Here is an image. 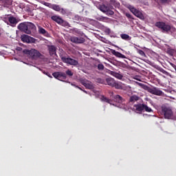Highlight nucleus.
<instances>
[{"label": "nucleus", "mask_w": 176, "mask_h": 176, "mask_svg": "<svg viewBox=\"0 0 176 176\" xmlns=\"http://www.w3.org/2000/svg\"><path fill=\"white\" fill-rule=\"evenodd\" d=\"M17 28L21 32H25V34L30 35L32 31L36 28V26L31 22H23L19 24Z\"/></svg>", "instance_id": "obj_1"}, {"label": "nucleus", "mask_w": 176, "mask_h": 176, "mask_svg": "<svg viewBox=\"0 0 176 176\" xmlns=\"http://www.w3.org/2000/svg\"><path fill=\"white\" fill-rule=\"evenodd\" d=\"M155 27H157V28H160V30H162V32H168L171 31V26L164 22H156L155 23Z\"/></svg>", "instance_id": "obj_2"}, {"label": "nucleus", "mask_w": 176, "mask_h": 176, "mask_svg": "<svg viewBox=\"0 0 176 176\" xmlns=\"http://www.w3.org/2000/svg\"><path fill=\"white\" fill-rule=\"evenodd\" d=\"M23 52L26 53V54H29L32 60H36L42 56V54L39 52V51L35 49H31L30 50H24Z\"/></svg>", "instance_id": "obj_3"}, {"label": "nucleus", "mask_w": 176, "mask_h": 176, "mask_svg": "<svg viewBox=\"0 0 176 176\" xmlns=\"http://www.w3.org/2000/svg\"><path fill=\"white\" fill-rule=\"evenodd\" d=\"M106 85L111 86V87H115V89H122V84L116 82L115 79L112 78H106Z\"/></svg>", "instance_id": "obj_4"}, {"label": "nucleus", "mask_w": 176, "mask_h": 176, "mask_svg": "<svg viewBox=\"0 0 176 176\" xmlns=\"http://www.w3.org/2000/svg\"><path fill=\"white\" fill-rule=\"evenodd\" d=\"M52 76L55 79H58V80H64L67 79V74L65 72H56L52 74Z\"/></svg>", "instance_id": "obj_5"}, {"label": "nucleus", "mask_w": 176, "mask_h": 176, "mask_svg": "<svg viewBox=\"0 0 176 176\" xmlns=\"http://www.w3.org/2000/svg\"><path fill=\"white\" fill-rule=\"evenodd\" d=\"M81 85L89 90H93L94 89V84L88 80L84 79L80 80Z\"/></svg>", "instance_id": "obj_6"}, {"label": "nucleus", "mask_w": 176, "mask_h": 176, "mask_svg": "<svg viewBox=\"0 0 176 176\" xmlns=\"http://www.w3.org/2000/svg\"><path fill=\"white\" fill-rule=\"evenodd\" d=\"M162 113L165 119H170L173 116V110L168 107H162Z\"/></svg>", "instance_id": "obj_7"}, {"label": "nucleus", "mask_w": 176, "mask_h": 176, "mask_svg": "<svg viewBox=\"0 0 176 176\" xmlns=\"http://www.w3.org/2000/svg\"><path fill=\"white\" fill-rule=\"evenodd\" d=\"M128 8L131 12V13L134 14V16H136V17H138L139 19H141V17L144 16V14L141 11H140L139 10H137V8L133 7V6H129Z\"/></svg>", "instance_id": "obj_8"}, {"label": "nucleus", "mask_w": 176, "mask_h": 176, "mask_svg": "<svg viewBox=\"0 0 176 176\" xmlns=\"http://www.w3.org/2000/svg\"><path fill=\"white\" fill-rule=\"evenodd\" d=\"M69 41L72 42V43H76V45H79L81 43H85V39L83 37H76V36H71Z\"/></svg>", "instance_id": "obj_9"}, {"label": "nucleus", "mask_w": 176, "mask_h": 176, "mask_svg": "<svg viewBox=\"0 0 176 176\" xmlns=\"http://www.w3.org/2000/svg\"><path fill=\"white\" fill-rule=\"evenodd\" d=\"M63 63H65V64H69V65H74V67L79 65V62H78V60L69 57L65 58Z\"/></svg>", "instance_id": "obj_10"}, {"label": "nucleus", "mask_w": 176, "mask_h": 176, "mask_svg": "<svg viewBox=\"0 0 176 176\" xmlns=\"http://www.w3.org/2000/svg\"><path fill=\"white\" fill-rule=\"evenodd\" d=\"M133 111L136 113H142L144 112V103H139L133 105Z\"/></svg>", "instance_id": "obj_11"}, {"label": "nucleus", "mask_w": 176, "mask_h": 176, "mask_svg": "<svg viewBox=\"0 0 176 176\" xmlns=\"http://www.w3.org/2000/svg\"><path fill=\"white\" fill-rule=\"evenodd\" d=\"M8 23H10V25H11V27H16L17 23H19V21L17 19H16V17L10 15Z\"/></svg>", "instance_id": "obj_12"}, {"label": "nucleus", "mask_w": 176, "mask_h": 176, "mask_svg": "<svg viewBox=\"0 0 176 176\" xmlns=\"http://www.w3.org/2000/svg\"><path fill=\"white\" fill-rule=\"evenodd\" d=\"M48 52L50 56H57V48L54 45H48Z\"/></svg>", "instance_id": "obj_13"}, {"label": "nucleus", "mask_w": 176, "mask_h": 176, "mask_svg": "<svg viewBox=\"0 0 176 176\" xmlns=\"http://www.w3.org/2000/svg\"><path fill=\"white\" fill-rule=\"evenodd\" d=\"M149 93H151V94H155V96H162V94H163V91L156 87L150 89Z\"/></svg>", "instance_id": "obj_14"}, {"label": "nucleus", "mask_w": 176, "mask_h": 176, "mask_svg": "<svg viewBox=\"0 0 176 176\" xmlns=\"http://www.w3.org/2000/svg\"><path fill=\"white\" fill-rule=\"evenodd\" d=\"M96 6L98 9H99V10H100V12H102L103 13H107V12L108 11V8H109L104 4H98Z\"/></svg>", "instance_id": "obj_15"}, {"label": "nucleus", "mask_w": 176, "mask_h": 176, "mask_svg": "<svg viewBox=\"0 0 176 176\" xmlns=\"http://www.w3.org/2000/svg\"><path fill=\"white\" fill-rule=\"evenodd\" d=\"M113 100L115 102H117V104H123V102L124 101V98L120 95L114 96Z\"/></svg>", "instance_id": "obj_16"}, {"label": "nucleus", "mask_w": 176, "mask_h": 176, "mask_svg": "<svg viewBox=\"0 0 176 176\" xmlns=\"http://www.w3.org/2000/svg\"><path fill=\"white\" fill-rule=\"evenodd\" d=\"M111 53L113 54V56H116V57H118V58H126V56L115 50H112Z\"/></svg>", "instance_id": "obj_17"}, {"label": "nucleus", "mask_w": 176, "mask_h": 176, "mask_svg": "<svg viewBox=\"0 0 176 176\" xmlns=\"http://www.w3.org/2000/svg\"><path fill=\"white\" fill-rule=\"evenodd\" d=\"M52 20H53V21H55V23H57V24H59V25H60L61 23L63 22V19H61V17L56 16V15H54L51 17Z\"/></svg>", "instance_id": "obj_18"}, {"label": "nucleus", "mask_w": 176, "mask_h": 176, "mask_svg": "<svg viewBox=\"0 0 176 176\" xmlns=\"http://www.w3.org/2000/svg\"><path fill=\"white\" fill-rule=\"evenodd\" d=\"M21 39L22 42L25 43H30V36L27 34H23L21 36Z\"/></svg>", "instance_id": "obj_19"}, {"label": "nucleus", "mask_w": 176, "mask_h": 176, "mask_svg": "<svg viewBox=\"0 0 176 176\" xmlns=\"http://www.w3.org/2000/svg\"><path fill=\"white\" fill-rule=\"evenodd\" d=\"M139 100H140V97H138L136 95H133L130 96L129 102L131 104H134V102H135L136 101H138Z\"/></svg>", "instance_id": "obj_20"}, {"label": "nucleus", "mask_w": 176, "mask_h": 176, "mask_svg": "<svg viewBox=\"0 0 176 176\" xmlns=\"http://www.w3.org/2000/svg\"><path fill=\"white\" fill-rule=\"evenodd\" d=\"M66 53L63 50V49L59 50V57L61 59V60L63 61V63L64 62V60H65V58H67V57H65Z\"/></svg>", "instance_id": "obj_21"}, {"label": "nucleus", "mask_w": 176, "mask_h": 176, "mask_svg": "<svg viewBox=\"0 0 176 176\" xmlns=\"http://www.w3.org/2000/svg\"><path fill=\"white\" fill-rule=\"evenodd\" d=\"M110 74H111L112 76H114V78H117V79H122L123 78V76L122 74L116 72L111 71Z\"/></svg>", "instance_id": "obj_22"}, {"label": "nucleus", "mask_w": 176, "mask_h": 176, "mask_svg": "<svg viewBox=\"0 0 176 176\" xmlns=\"http://www.w3.org/2000/svg\"><path fill=\"white\" fill-rule=\"evenodd\" d=\"M38 32L39 34L44 35V36H49V32H47V31H46L43 28H39Z\"/></svg>", "instance_id": "obj_23"}, {"label": "nucleus", "mask_w": 176, "mask_h": 176, "mask_svg": "<svg viewBox=\"0 0 176 176\" xmlns=\"http://www.w3.org/2000/svg\"><path fill=\"white\" fill-rule=\"evenodd\" d=\"M143 112H153V110L149 107H148L146 104L143 103Z\"/></svg>", "instance_id": "obj_24"}, {"label": "nucleus", "mask_w": 176, "mask_h": 176, "mask_svg": "<svg viewBox=\"0 0 176 176\" xmlns=\"http://www.w3.org/2000/svg\"><path fill=\"white\" fill-rule=\"evenodd\" d=\"M95 82L96 83H100V85H107L106 80H104V78H96Z\"/></svg>", "instance_id": "obj_25"}, {"label": "nucleus", "mask_w": 176, "mask_h": 176, "mask_svg": "<svg viewBox=\"0 0 176 176\" xmlns=\"http://www.w3.org/2000/svg\"><path fill=\"white\" fill-rule=\"evenodd\" d=\"M121 38H122V39H124V41H131V37H130V36H129V34H121Z\"/></svg>", "instance_id": "obj_26"}, {"label": "nucleus", "mask_w": 176, "mask_h": 176, "mask_svg": "<svg viewBox=\"0 0 176 176\" xmlns=\"http://www.w3.org/2000/svg\"><path fill=\"white\" fill-rule=\"evenodd\" d=\"M51 8L54 10H56V12H60V10H61V7L58 5L53 4Z\"/></svg>", "instance_id": "obj_27"}, {"label": "nucleus", "mask_w": 176, "mask_h": 176, "mask_svg": "<svg viewBox=\"0 0 176 176\" xmlns=\"http://www.w3.org/2000/svg\"><path fill=\"white\" fill-rule=\"evenodd\" d=\"M124 15L126 16V17H127V19H129V21H133V20H134V18L133 17V15H131V14L129 12H125Z\"/></svg>", "instance_id": "obj_28"}, {"label": "nucleus", "mask_w": 176, "mask_h": 176, "mask_svg": "<svg viewBox=\"0 0 176 176\" xmlns=\"http://www.w3.org/2000/svg\"><path fill=\"white\" fill-rule=\"evenodd\" d=\"M101 101H103L104 102H107L108 104H111V99H109L108 98L104 96H102Z\"/></svg>", "instance_id": "obj_29"}, {"label": "nucleus", "mask_w": 176, "mask_h": 176, "mask_svg": "<svg viewBox=\"0 0 176 176\" xmlns=\"http://www.w3.org/2000/svg\"><path fill=\"white\" fill-rule=\"evenodd\" d=\"M60 25L62 27H69V23H68L66 21H64V19L62 21V23H60Z\"/></svg>", "instance_id": "obj_30"}, {"label": "nucleus", "mask_w": 176, "mask_h": 176, "mask_svg": "<svg viewBox=\"0 0 176 176\" xmlns=\"http://www.w3.org/2000/svg\"><path fill=\"white\" fill-rule=\"evenodd\" d=\"M66 76L67 75V76H74V73L72 72V71H71L70 69H67L65 72Z\"/></svg>", "instance_id": "obj_31"}, {"label": "nucleus", "mask_w": 176, "mask_h": 176, "mask_svg": "<svg viewBox=\"0 0 176 176\" xmlns=\"http://www.w3.org/2000/svg\"><path fill=\"white\" fill-rule=\"evenodd\" d=\"M107 13L109 16H113V14H115V12L111 10L109 7L108 8V11L107 12Z\"/></svg>", "instance_id": "obj_32"}, {"label": "nucleus", "mask_w": 176, "mask_h": 176, "mask_svg": "<svg viewBox=\"0 0 176 176\" xmlns=\"http://www.w3.org/2000/svg\"><path fill=\"white\" fill-rule=\"evenodd\" d=\"M36 42V39L33 37L29 36V43H35Z\"/></svg>", "instance_id": "obj_33"}, {"label": "nucleus", "mask_w": 176, "mask_h": 176, "mask_svg": "<svg viewBox=\"0 0 176 176\" xmlns=\"http://www.w3.org/2000/svg\"><path fill=\"white\" fill-rule=\"evenodd\" d=\"M10 17V15L5 16L3 17V20L5 21V23H8Z\"/></svg>", "instance_id": "obj_34"}, {"label": "nucleus", "mask_w": 176, "mask_h": 176, "mask_svg": "<svg viewBox=\"0 0 176 176\" xmlns=\"http://www.w3.org/2000/svg\"><path fill=\"white\" fill-rule=\"evenodd\" d=\"M98 69L99 71H102L104 70V65H102V63H100L98 65Z\"/></svg>", "instance_id": "obj_35"}, {"label": "nucleus", "mask_w": 176, "mask_h": 176, "mask_svg": "<svg viewBox=\"0 0 176 176\" xmlns=\"http://www.w3.org/2000/svg\"><path fill=\"white\" fill-rule=\"evenodd\" d=\"M43 5H44L45 6H47L48 8H52V6H53V4L47 2H43Z\"/></svg>", "instance_id": "obj_36"}, {"label": "nucleus", "mask_w": 176, "mask_h": 176, "mask_svg": "<svg viewBox=\"0 0 176 176\" xmlns=\"http://www.w3.org/2000/svg\"><path fill=\"white\" fill-rule=\"evenodd\" d=\"M96 19L98 20L99 21H104V20L107 19V17L98 16V18H96Z\"/></svg>", "instance_id": "obj_37"}, {"label": "nucleus", "mask_w": 176, "mask_h": 176, "mask_svg": "<svg viewBox=\"0 0 176 176\" xmlns=\"http://www.w3.org/2000/svg\"><path fill=\"white\" fill-rule=\"evenodd\" d=\"M138 53H139L140 54V56H145V52H144V51H142V50H138Z\"/></svg>", "instance_id": "obj_38"}, {"label": "nucleus", "mask_w": 176, "mask_h": 176, "mask_svg": "<svg viewBox=\"0 0 176 176\" xmlns=\"http://www.w3.org/2000/svg\"><path fill=\"white\" fill-rule=\"evenodd\" d=\"M62 14H65V13H67V12L65 11V10H64V8H60V10L59 11Z\"/></svg>", "instance_id": "obj_39"}, {"label": "nucleus", "mask_w": 176, "mask_h": 176, "mask_svg": "<svg viewBox=\"0 0 176 176\" xmlns=\"http://www.w3.org/2000/svg\"><path fill=\"white\" fill-rule=\"evenodd\" d=\"M73 31H74V32H76V34H80V30H78V29H77V28L73 29Z\"/></svg>", "instance_id": "obj_40"}, {"label": "nucleus", "mask_w": 176, "mask_h": 176, "mask_svg": "<svg viewBox=\"0 0 176 176\" xmlns=\"http://www.w3.org/2000/svg\"><path fill=\"white\" fill-rule=\"evenodd\" d=\"M161 3H167L168 2V0H160Z\"/></svg>", "instance_id": "obj_41"}, {"label": "nucleus", "mask_w": 176, "mask_h": 176, "mask_svg": "<svg viewBox=\"0 0 176 176\" xmlns=\"http://www.w3.org/2000/svg\"><path fill=\"white\" fill-rule=\"evenodd\" d=\"M161 72H162V74H167V72L163 69L161 70Z\"/></svg>", "instance_id": "obj_42"}, {"label": "nucleus", "mask_w": 176, "mask_h": 176, "mask_svg": "<svg viewBox=\"0 0 176 176\" xmlns=\"http://www.w3.org/2000/svg\"><path fill=\"white\" fill-rule=\"evenodd\" d=\"M78 87V89H79L80 90H83V89H82V88H80V87Z\"/></svg>", "instance_id": "obj_43"}, {"label": "nucleus", "mask_w": 176, "mask_h": 176, "mask_svg": "<svg viewBox=\"0 0 176 176\" xmlns=\"http://www.w3.org/2000/svg\"><path fill=\"white\" fill-rule=\"evenodd\" d=\"M135 79H136V80H140V79H138V78H135Z\"/></svg>", "instance_id": "obj_44"}, {"label": "nucleus", "mask_w": 176, "mask_h": 176, "mask_svg": "<svg viewBox=\"0 0 176 176\" xmlns=\"http://www.w3.org/2000/svg\"><path fill=\"white\" fill-rule=\"evenodd\" d=\"M84 91V93H87V91Z\"/></svg>", "instance_id": "obj_45"}]
</instances>
